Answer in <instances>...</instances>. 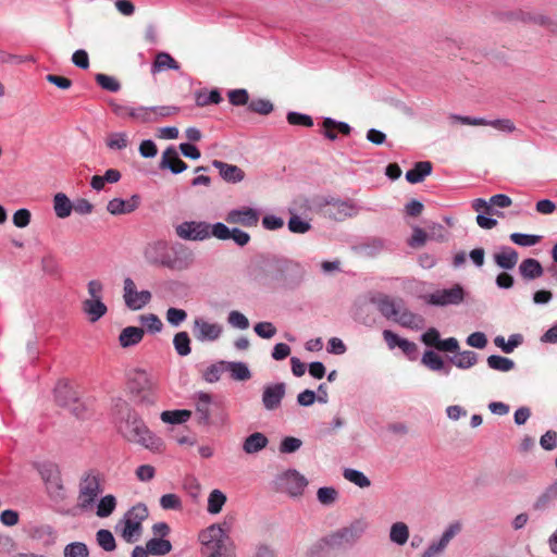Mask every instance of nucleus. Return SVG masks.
Wrapping results in <instances>:
<instances>
[{"label":"nucleus","instance_id":"5701e85b","mask_svg":"<svg viewBox=\"0 0 557 557\" xmlns=\"http://www.w3.org/2000/svg\"><path fill=\"white\" fill-rule=\"evenodd\" d=\"M212 165L219 170L220 176L227 183L236 184L244 180V171L234 164H228L220 160H213Z\"/></svg>","mask_w":557,"mask_h":557},{"label":"nucleus","instance_id":"ddd939ff","mask_svg":"<svg viewBox=\"0 0 557 557\" xmlns=\"http://www.w3.org/2000/svg\"><path fill=\"white\" fill-rule=\"evenodd\" d=\"M172 550V544L166 539L152 537L146 546L137 545L132 552V557L164 556Z\"/></svg>","mask_w":557,"mask_h":557},{"label":"nucleus","instance_id":"dca6fc26","mask_svg":"<svg viewBox=\"0 0 557 557\" xmlns=\"http://www.w3.org/2000/svg\"><path fill=\"white\" fill-rule=\"evenodd\" d=\"M286 394V384L283 382L265 385L262 393V405L269 410H276Z\"/></svg>","mask_w":557,"mask_h":557},{"label":"nucleus","instance_id":"423d86ee","mask_svg":"<svg viewBox=\"0 0 557 557\" xmlns=\"http://www.w3.org/2000/svg\"><path fill=\"white\" fill-rule=\"evenodd\" d=\"M175 233L184 240L200 242L213 236V224L205 221H185L175 226Z\"/></svg>","mask_w":557,"mask_h":557},{"label":"nucleus","instance_id":"8fccbe9b","mask_svg":"<svg viewBox=\"0 0 557 557\" xmlns=\"http://www.w3.org/2000/svg\"><path fill=\"white\" fill-rule=\"evenodd\" d=\"M523 338L521 334H512L509 336V339L506 342L503 336H496L494 343L497 347H499L505 354H510L517 348Z\"/></svg>","mask_w":557,"mask_h":557},{"label":"nucleus","instance_id":"9b49d317","mask_svg":"<svg viewBox=\"0 0 557 557\" xmlns=\"http://www.w3.org/2000/svg\"><path fill=\"white\" fill-rule=\"evenodd\" d=\"M228 224H238L244 227H255L258 225L260 213L257 209L250 207H242L230 210L225 215Z\"/></svg>","mask_w":557,"mask_h":557},{"label":"nucleus","instance_id":"412c9836","mask_svg":"<svg viewBox=\"0 0 557 557\" xmlns=\"http://www.w3.org/2000/svg\"><path fill=\"white\" fill-rule=\"evenodd\" d=\"M140 196L134 194L129 199L113 198L107 205V210L113 215L134 212L140 205Z\"/></svg>","mask_w":557,"mask_h":557},{"label":"nucleus","instance_id":"39448f33","mask_svg":"<svg viewBox=\"0 0 557 557\" xmlns=\"http://www.w3.org/2000/svg\"><path fill=\"white\" fill-rule=\"evenodd\" d=\"M199 539L203 545V554L207 557H225L222 555V549L226 534L221 525H210L200 533Z\"/></svg>","mask_w":557,"mask_h":557},{"label":"nucleus","instance_id":"7c9ffc66","mask_svg":"<svg viewBox=\"0 0 557 557\" xmlns=\"http://www.w3.org/2000/svg\"><path fill=\"white\" fill-rule=\"evenodd\" d=\"M557 500V484L554 482L545 488V491L539 495L533 504L535 511H545L550 508Z\"/></svg>","mask_w":557,"mask_h":557},{"label":"nucleus","instance_id":"052dcab7","mask_svg":"<svg viewBox=\"0 0 557 557\" xmlns=\"http://www.w3.org/2000/svg\"><path fill=\"white\" fill-rule=\"evenodd\" d=\"M64 557H88L89 550L85 543L73 542L64 547Z\"/></svg>","mask_w":557,"mask_h":557},{"label":"nucleus","instance_id":"0eeeda50","mask_svg":"<svg viewBox=\"0 0 557 557\" xmlns=\"http://www.w3.org/2000/svg\"><path fill=\"white\" fill-rule=\"evenodd\" d=\"M449 120L453 124H463V125H490L495 129L503 132L505 134H511L516 132L515 123L510 119H496V120H485L483 117H473L468 115H459L451 114Z\"/></svg>","mask_w":557,"mask_h":557},{"label":"nucleus","instance_id":"393cba45","mask_svg":"<svg viewBox=\"0 0 557 557\" xmlns=\"http://www.w3.org/2000/svg\"><path fill=\"white\" fill-rule=\"evenodd\" d=\"M115 531L120 533L126 543L132 544L137 542L141 536L143 525H138L137 523L131 522V520L123 518L117 522Z\"/></svg>","mask_w":557,"mask_h":557},{"label":"nucleus","instance_id":"20e7f679","mask_svg":"<svg viewBox=\"0 0 557 557\" xmlns=\"http://www.w3.org/2000/svg\"><path fill=\"white\" fill-rule=\"evenodd\" d=\"M367 529L368 522L364 519H356L349 525L327 534L329 549L339 552L351 548Z\"/></svg>","mask_w":557,"mask_h":557},{"label":"nucleus","instance_id":"b1692460","mask_svg":"<svg viewBox=\"0 0 557 557\" xmlns=\"http://www.w3.org/2000/svg\"><path fill=\"white\" fill-rule=\"evenodd\" d=\"M54 399L61 407H71L76 404L77 395L66 381H59L54 387Z\"/></svg>","mask_w":557,"mask_h":557},{"label":"nucleus","instance_id":"864d4df0","mask_svg":"<svg viewBox=\"0 0 557 557\" xmlns=\"http://www.w3.org/2000/svg\"><path fill=\"white\" fill-rule=\"evenodd\" d=\"M116 498L109 494L103 496L97 506V516L100 518H107L115 510Z\"/></svg>","mask_w":557,"mask_h":557},{"label":"nucleus","instance_id":"58836bf2","mask_svg":"<svg viewBox=\"0 0 557 557\" xmlns=\"http://www.w3.org/2000/svg\"><path fill=\"white\" fill-rule=\"evenodd\" d=\"M478 354L473 350H463L459 352L457 356L450 358V362L459 369L466 370L478 362Z\"/></svg>","mask_w":557,"mask_h":557},{"label":"nucleus","instance_id":"603ef678","mask_svg":"<svg viewBox=\"0 0 557 557\" xmlns=\"http://www.w3.org/2000/svg\"><path fill=\"white\" fill-rule=\"evenodd\" d=\"M223 372H225V361L220 360L209 366L202 372V379L208 383H215L220 380Z\"/></svg>","mask_w":557,"mask_h":557},{"label":"nucleus","instance_id":"5fc2aeb1","mask_svg":"<svg viewBox=\"0 0 557 557\" xmlns=\"http://www.w3.org/2000/svg\"><path fill=\"white\" fill-rule=\"evenodd\" d=\"M95 81L102 89L110 92H117L121 89L120 82L113 76L98 73L95 76Z\"/></svg>","mask_w":557,"mask_h":557},{"label":"nucleus","instance_id":"13d9d810","mask_svg":"<svg viewBox=\"0 0 557 557\" xmlns=\"http://www.w3.org/2000/svg\"><path fill=\"white\" fill-rule=\"evenodd\" d=\"M288 230L295 234H305L311 230L309 221L304 220L297 214H292L287 222Z\"/></svg>","mask_w":557,"mask_h":557},{"label":"nucleus","instance_id":"aec40b11","mask_svg":"<svg viewBox=\"0 0 557 557\" xmlns=\"http://www.w3.org/2000/svg\"><path fill=\"white\" fill-rule=\"evenodd\" d=\"M187 168V163L180 158V154L174 147H169L162 153V158L159 164L160 170H169L173 174H180Z\"/></svg>","mask_w":557,"mask_h":557},{"label":"nucleus","instance_id":"6ab92c4d","mask_svg":"<svg viewBox=\"0 0 557 557\" xmlns=\"http://www.w3.org/2000/svg\"><path fill=\"white\" fill-rule=\"evenodd\" d=\"M371 302L375 305L380 313L388 320H395L400 312L401 305H404L403 299H394L383 294L377 297H373Z\"/></svg>","mask_w":557,"mask_h":557},{"label":"nucleus","instance_id":"49530a36","mask_svg":"<svg viewBox=\"0 0 557 557\" xmlns=\"http://www.w3.org/2000/svg\"><path fill=\"white\" fill-rule=\"evenodd\" d=\"M148 508L145 504L138 503L133 506L123 518L131 520V522L137 523L138 525H143V521L148 518Z\"/></svg>","mask_w":557,"mask_h":557},{"label":"nucleus","instance_id":"4c0bfd02","mask_svg":"<svg viewBox=\"0 0 557 557\" xmlns=\"http://www.w3.org/2000/svg\"><path fill=\"white\" fill-rule=\"evenodd\" d=\"M53 209L58 218L65 219L73 210V203L65 194L58 193L53 198Z\"/></svg>","mask_w":557,"mask_h":557},{"label":"nucleus","instance_id":"0e129e2a","mask_svg":"<svg viewBox=\"0 0 557 557\" xmlns=\"http://www.w3.org/2000/svg\"><path fill=\"white\" fill-rule=\"evenodd\" d=\"M139 320L144 326H146L149 333H158L162 330L163 324L159 317L153 313L143 314Z\"/></svg>","mask_w":557,"mask_h":557},{"label":"nucleus","instance_id":"bf43d9fd","mask_svg":"<svg viewBox=\"0 0 557 557\" xmlns=\"http://www.w3.org/2000/svg\"><path fill=\"white\" fill-rule=\"evenodd\" d=\"M287 122L290 125L311 127L313 126V120L309 114L289 111L286 115Z\"/></svg>","mask_w":557,"mask_h":557},{"label":"nucleus","instance_id":"f3484780","mask_svg":"<svg viewBox=\"0 0 557 557\" xmlns=\"http://www.w3.org/2000/svg\"><path fill=\"white\" fill-rule=\"evenodd\" d=\"M321 134L325 139H337L338 135L358 136L359 133H355L354 128L346 122L337 121L332 117H324L321 125Z\"/></svg>","mask_w":557,"mask_h":557},{"label":"nucleus","instance_id":"a19ab883","mask_svg":"<svg viewBox=\"0 0 557 557\" xmlns=\"http://www.w3.org/2000/svg\"><path fill=\"white\" fill-rule=\"evenodd\" d=\"M191 417V411L187 409L165 410L161 413V420L170 424H181Z\"/></svg>","mask_w":557,"mask_h":557},{"label":"nucleus","instance_id":"680f3d73","mask_svg":"<svg viewBox=\"0 0 557 557\" xmlns=\"http://www.w3.org/2000/svg\"><path fill=\"white\" fill-rule=\"evenodd\" d=\"M317 498L322 505L330 506L338 498V492L332 486H323L318 490Z\"/></svg>","mask_w":557,"mask_h":557},{"label":"nucleus","instance_id":"72a5a7b5","mask_svg":"<svg viewBox=\"0 0 557 557\" xmlns=\"http://www.w3.org/2000/svg\"><path fill=\"white\" fill-rule=\"evenodd\" d=\"M166 70H180L178 62L168 52H158L151 65V73H160Z\"/></svg>","mask_w":557,"mask_h":557},{"label":"nucleus","instance_id":"09e8293b","mask_svg":"<svg viewBox=\"0 0 557 557\" xmlns=\"http://www.w3.org/2000/svg\"><path fill=\"white\" fill-rule=\"evenodd\" d=\"M97 544L104 552H113L116 548V542L111 531L107 529H100L96 533Z\"/></svg>","mask_w":557,"mask_h":557},{"label":"nucleus","instance_id":"4468645a","mask_svg":"<svg viewBox=\"0 0 557 557\" xmlns=\"http://www.w3.org/2000/svg\"><path fill=\"white\" fill-rule=\"evenodd\" d=\"M223 332L219 323H210L202 318H196L193 323V333L199 342H214L220 338Z\"/></svg>","mask_w":557,"mask_h":557},{"label":"nucleus","instance_id":"37998d69","mask_svg":"<svg viewBox=\"0 0 557 557\" xmlns=\"http://www.w3.org/2000/svg\"><path fill=\"white\" fill-rule=\"evenodd\" d=\"M225 494L220 490H213L208 497L207 510L211 515L219 513L226 503Z\"/></svg>","mask_w":557,"mask_h":557},{"label":"nucleus","instance_id":"f704fd0d","mask_svg":"<svg viewBox=\"0 0 557 557\" xmlns=\"http://www.w3.org/2000/svg\"><path fill=\"white\" fill-rule=\"evenodd\" d=\"M421 361L432 371H442L445 375H448L450 372V368L445 364L443 358L434 350H425Z\"/></svg>","mask_w":557,"mask_h":557},{"label":"nucleus","instance_id":"69168bd1","mask_svg":"<svg viewBox=\"0 0 557 557\" xmlns=\"http://www.w3.org/2000/svg\"><path fill=\"white\" fill-rule=\"evenodd\" d=\"M302 445L300 438L294 436H286L280 443V453L282 454H293L297 451Z\"/></svg>","mask_w":557,"mask_h":557},{"label":"nucleus","instance_id":"f03ea898","mask_svg":"<svg viewBox=\"0 0 557 557\" xmlns=\"http://www.w3.org/2000/svg\"><path fill=\"white\" fill-rule=\"evenodd\" d=\"M114 416L117 431L125 440L140 444L152 451L161 449L162 440L147 428L131 404L119 398L114 405Z\"/></svg>","mask_w":557,"mask_h":557},{"label":"nucleus","instance_id":"9d476101","mask_svg":"<svg viewBox=\"0 0 557 557\" xmlns=\"http://www.w3.org/2000/svg\"><path fill=\"white\" fill-rule=\"evenodd\" d=\"M101 492L100 479L94 473H87L81 481L78 502L82 509L94 505Z\"/></svg>","mask_w":557,"mask_h":557},{"label":"nucleus","instance_id":"4be33fe9","mask_svg":"<svg viewBox=\"0 0 557 557\" xmlns=\"http://www.w3.org/2000/svg\"><path fill=\"white\" fill-rule=\"evenodd\" d=\"M196 417L199 425L209 426L211 424V406L213 405L210 394L199 392L196 395Z\"/></svg>","mask_w":557,"mask_h":557},{"label":"nucleus","instance_id":"a211bd4d","mask_svg":"<svg viewBox=\"0 0 557 557\" xmlns=\"http://www.w3.org/2000/svg\"><path fill=\"white\" fill-rule=\"evenodd\" d=\"M330 208L327 214L336 221H343L347 218H352L359 212V207L350 199L348 200H332L327 202Z\"/></svg>","mask_w":557,"mask_h":557},{"label":"nucleus","instance_id":"6e6552de","mask_svg":"<svg viewBox=\"0 0 557 557\" xmlns=\"http://www.w3.org/2000/svg\"><path fill=\"white\" fill-rule=\"evenodd\" d=\"M277 488L293 497L302 495L305 487L308 485L307 479L297 470L289 469L277 476Z\"/></svg>","mask_w":557,"mask_h":557},{"label":"nucleus","instance_id":"c85d7f7f","mask_svg":"<svg viewBox=\"0 0 557 557\" xmlns=\"http://www.w3.org/2000/svg\"><path fill=\"white\" fill-rule=\"evenodd\" d=\"M394 321L404 327H409L412 330H421L424 326L423 317L411 312L405 308L404 305H401L400 312Z\"/></svg>","mask_w":557,"mask_h":557},{"label":"nucleus","instance_id":"4d7b16f0","mask_svg":"<svg viewBox=\"0 0 557 557\" xmlns=\"http://www.w3.org/2000/svg\"><path fill=\"white\" fill-rule=\"evenodd\" d=\"M510 240L519 246L522 247H531L536 244H539L542 239V236L540 235H533V234H523V233H512L510 234Z\"/></svg>","mask_w":557,"mask_h":557},{"label":"nucleus","instance_id":"a18cd8bd","mask_svg":"<svg viewBox=\"0 0 557 557\" xmlns=\"http://www.w3.org/2000/svg\"><path fill=\"white\" fill-rule=\"evenodd\" d=\"M409 537V529L404 522H395L389 532V539L397 545H404Z\"/></svg>","mask_w":557,"mask_h":557},{"label":"nucleus","instance_id":"473e14b6","mask_svg":"<svg viewBox=\"0 0 557 557\" xmlns=\"http://www.w3.org/2000/svg\"><path fill=\"white\" fill-rule=\"evenodd\" d=\"M144 335V329L138 326H127L120 333L119 342L123 348H128L140 343Z\"/></svg>","mask_w":557,"mask_h":557},{"label":"nucleus","instance_id":"e433bc0d","mask_svg":"<svg viewBox=\"0 0 557 557\" xmlns=\"http://www.w3.org/2000/svg\"><path fill=\"white\" fill-rule=\"evenodd\" d=\"M221 101L222 96L218 88H213L209 91L207 89H200L195 92V102L198 107L218 104Z\"/></svg>","mask_w":557,"mask_h":557},{"label":"nucleus","instance_id":"2eb2a0df","mask_svg":"<svg viewBox=\"0 0 557 557\" xmlns=\"http://www.w3.org/2000/svg\"><path fill=\"white\" fill-rule=\"evenodd\" d=\"M213 237L221 240L233 239L239 247H244L250 242V235L247 232L238 227L230 228L222 222L213 224Z\"/></svg>","mask_w":557,"mask_h":557},{"label":"nucleus","instance_id":"a878e982","mask_svg":"<svg viewBox=\"0 0 557 557\" xmlns=\"http://www.w3.org/2000/svg\"><path fill=\"white\" fill-rule=\"evenodd\" d=\"M494 262L504 270H511L516 267L519 255L510 246H502L499 251L493 256Z\"/></svg>","mask_w":557,"mask_h":557},{"label":"nucleus","instance_id":"ea45409f","mask_svg":"<svg viewBox=\"0 0 557 557\" xmlns=\"http://www.w3.org/2000/svg\"><path fill=\"white\" fill-rule=\"evenodd\" d=\"M488 368L495 371L509 372L515 369V362L510 358L499 355H491L486 359Z\"/></svg>","mask_w":557,"mask_h":557},{"label":"nucleus","instance_id":"f8f14e48","mask_svg":"<svg viewBox=\"0 0 557 557\" xmlns=\"http://www.w3.org/2000/svg\"><path fill=\"white\" fill-rule=\"evenodd\" d=\"M281 271L282 285L284 288L294 290L302 284L306 271L299 263L285 261Z\"/></svg>","mask_w":557,"mask_h":557},{"label":"nucleus","instance_id":"2f4dec72","mask_svg":"<svg viewBox=\"0 0 557 557\" xmlns=\"http://www.w3.org/2000/svg\"><path fill=\"white\" fill-rule=\"evenodd\" d=\"M268 444L269 440L263 433L255 432L244 440L243 450L249 455L257 454L264 449Z\"/></svg>","mask_w":557,"mask_h":557},{"label":"nucleus","instance_id":"338daca9","mask_svg":"<svg viewBox=\"0 0 557 557\" xmlns=\"http://www.w3.org/2000/svg\"><path fill=\"white\" fill-rule=\"evenodd\" d=\"M227 322L233 327L239 330H246L249 327V320L247 319V317L237 310H233L228 313Z\"/></svg>","mask_w":557,"mask_h":557},{"label":"nucleus","instance_id":"3c124183","mask_svg":"<svg viewBox=\"0 0 557 557\" xmlns=\"http://www.w3.org/2000/svg\"><path fill=\"white\" fill-rule=\"evenodd\" d=\"M343 476L347 481L354 483L355 485L361 488L369 487L371 485V481L368 479V476L363 472L356 469H345L343 472Z\"/></svg>","mask_w":557,"mask_h":557},{"label":"nucleus","instance_id":"e2e57ef3","mask_svg":"<svg viewBox=\"0 0 557 557\" xmlns=\"http://www.w3.org/2000/svg\"><path fill=\"white\" fill-rule=\"evenodd\" d=\"M228 101L232 106L239 107L249 103V94L245 88L232 89L227 92Z\"/></svg>","mask_w":557,"mask_h":557},{"label":"nucleus","instance_id":"79ce46f5","mask_svg":"<svg viewBox=\"0 0 557 557\" xmlns=\"http://www.w3.org/2000/svg\"><path fill=\"white\" fill-rule=\"evenodd\" d=\"M128 119L135 122H150L156 120V109L150 107H131Z\"/></svg>","mask_w":557,"mask_h":557},{"label":"nucleus","instance_id":"c9c22d12","mask_svg":"<svg viewBox=\"0 0 557 557\" xmlns=\"http://www.w3.org/2000/svg\"><path fill=\"white\" fill-rule=\"evenodd\" d=\"M225 371H228L235 381H247L251 377L248 366L242 361H225Z\"/></svg>","mask_w":557,"mask_h":557},{"label":"nucleus","instance_id":"bb28decb","mask_svg":"<svg viewBox=\"0 0 557 557\" xmlns=\"http://www.w3.org/2000/svg\"><path fill=\"white\" fill-rule=\"evenodd\" d=\"M543 273L544 268L537 259L527 258L519 264V274L525 281H533L541 277Z\"/></svg>","mask_w":557,"mask_h":557},{"label":"nucleus","instance_id":"de8ad7c7","mask_svg":"<svg viewBox=\"0 0 557 557\" xmlns=\"http://www.w3.org/2000/svg\"><path fill=\"white\" fill-rule=\"evenodd\" d=\"M173 345L176 352L182 356H188L191 351L190 349V338L187 332L182 331L174 335Z\"/></svg>","mask_w":557,"mask_h":557},{"label":"nucleus","instance_id":"c756f323","mask_svg":"<svg viewBox=\"0 0 557 557\" xmlns=\"http://www.w3.org/2000/svg\"><path fill=\"white\" fill-rule=\"evenodd\" d=\"M82 310L88 315V320L94 323L100 320L108 311L107 306L101 298L86 299L82 304Z\"/></svg>","mask_w":557,"mask_h":557},{"label":"nucleus","instance_id":"6e6d98bb","mask_svg":"<svg viewBox=\"0 0 557 557\" xmlns=\"http://www.w3.org/2000/svg\"><path fill=\"white\" fill-rule=\"evenodd\" d=\"M247 111L267 115L273 111V103L268 99L257 98L249 101Z\"/></svg>","mask_w":557,"mask_h":557},{"label":"nucleus","instance_id":"7ed1b4c3","mask_svg":"<svg viewBox=\"0 0 557 557\" xmlns=\"http://www.w3.org/2000/svg\"><path fill=\"white\" fill-rule=\"evenodd\" d=\"M127 391L131 400L141 408H150L158 400L157 382L144 369L136 368L127 372Z\"/></svg>","mask_w":557,"mask_h":557},{"label":"nucleus","instance_id":"c03bdc74","mask_svg":"<svg viewBox=\"0 0 557 557\" xmlns=\"http://www.w3.org/2000/svg\"><path fill=\"white\" fill-rule=\"evenodd\" d=\"M385 248V240L379 237H373L360 245V250L364 256L375 257Z\"/></svg>","mask_w":557,"mask_h":557},{"label":"nucleus","instance_id":"774afa93","mask_svg":"<svg viewBox=\"0 0 557 557\" xmlns=\"http://www.w3.org/2000/svg\"><path fill=\"white\" fill-rule=\"evenodd\" d=\"M160 506L164 510H181L182 500L176 494H164L160 498Z\"/></svg>","mask_w":557,"mask_h":557},{"label":"nucleus","instance_id":"1a4fd4ad","mask_svg":"<svg viewBox=\"0 0 557 557\" xmlns=\"http://www.w3.org/2000/svg\"><path fill=\"white\" fill-rule=\"evenodd\" d=\"M466 292L460 284H455L450 288L437 289L428 296V304L432 306L445 307L457 306L465 300Z\"/></svg>","mask_w":557,"mask_h":557},{"label":"nucleus","instance_id":"f257e3e1","mask_svg":"<svg viewBox=\"0 0 557 557\" xmlns=\"http://www.w3.org/2000/svg\"><path fill=\"white\" fill-rule=\"evenodd\" d=\"M147 264L164 268L173 272L191 269L196 261L195 252L182 243L170 244L165 239L148 243L143 251Z\"/></svg>","mask_w":557,"mask_h":557},{"label":"nucleus","instance_id":"cd10ccee","mask_svg":"<svg viewBox=\"0 0 557 557\" xmlns=\"http://www.w3.org/2000/svg\"><path fill=\"white\" fill-rule=\"evenodd\" d=\"M433 171V164L430 161H418L412 169L406 172V181L410 184L421 183Z\"/></svg>","mask_w":557,"mask_h":557}]
</instances>
